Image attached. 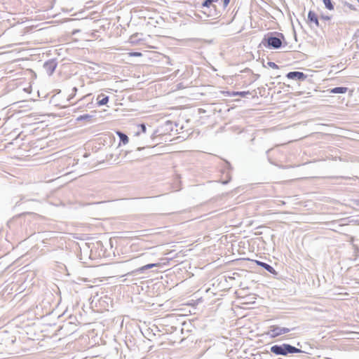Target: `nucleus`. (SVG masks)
Masks as SVG:
<instances>
[{
    "label": "nucleus",
    "instance_id": "5",
    "mask_svg": "<svg viewBox=\"0 0 359 359\" xmlns=\"http://www.w3.org/2000/svg\"><path fill=\"white\" fill-rule=\"evenodd\" d=\"M286 77L289 79L302 81L307 78V75L302 72H290L286 74Z\"/></svg>",
    "mask_w": 359,
    "mask_h": 359
},
{
    "label": "nucleus",
    "instance_id": "16",
    "mask_svg": "<svg viewBox=\"0 0 359 359\" xmlns=\"http://www.w3.org/2000/svg\"><path fill=\"white\" fill-rule=\"evenodd\" d=\"M91 118H92V116H90L89 114H83V115H81V116H79V117H77L76 120L78 121H84V120H88V121Z\"/></svg>",
    "mask_w": 359,
    "mask_h": 359
},
{
    "label": "nucleus",
    "instance_id": "21",
    "mask_svg": "<svg viewBox=\"0 0 359 359\" xmlns=\"http://www.w3.org/2000/svg\"><path fill=\"white\" fill-rule=\"evenodd\" d=\"M230 0H223L224 7L226 8L229 4Z\"/></svg>",
    "mask_w": 359,
    "mask_h": 359
},
{
    "label": "nucleus",
    "instance_id": "20",
    "mask_svg": "<svg viewBox=\"0 0 359 359\" xmlns=\"http://www.w3.org/2000/svg\"><path fill=\"white\" fill-rule=\"evenodd\" d=\"M139 127L141 128V131H142V133H145V132H146V130H147V128H146L145 124L142 123V124H140V125L139 126Z\"/></svg>",
    "mask_w": 359,
    "mask_h": 359
},
{
    "label": "nucleus",
    "instance_id": "2",
    "mask_svg": "<svg viewBox=\"0 0 359 359\" xmlns=\"http://www.w3.org/2000/svg\"><path fill=\"white\" fill-rule=\"evenodd\" d=\"M271 352L277 355H287L292 353H304L301 349L289 344H276L271 347Z\"/></svg>",
    "mask_w": 359,
    "mask_h": 359
},
{
    "label": "nucleus",
    "instance_id": "13",
    "mask_svg": "<svg viewBox=\"0 0 359 359\" xmlns=\"http://www.w3.org/2000/svg\"><path fill=\"white\" fill-rule=\"evenodd\" d=\"M219 0H205L201 7H210L211 6H215L214 3L218 2Z\"/></svg>",
    "mask_w": 359,
    "mask_h": 359
},
{
    "label": "nucleus",
    "instance_id": "7",
    "mask_svg": "<svg viewBox=\"0 0 359 359\" xmlns=\"http://www.w3.org/2000/svg\"><path fill=\"white\" fill-rule=\"evenodd\" d=\"M160 266L159 263L148 264H146L143 266H141V267L131 272V273L132 274H137V273H144L146 270H148V269H150L155 266Z\"/></svg>",
    "mask_w": 359,
    "mask_h": 359
},
{
    "label": "nucleus",
    "instance_id": "18",
    "mask_svg": "<svg viewBox=\"0 0 359 359\" xmlns=\"http://www.w3.org/2000/svg\"><path fill=\"white\" fill-rule=\"evenodd\" d=\"M137 34H135V35L131 36L130 38V42L131 43H137Z\"/></svg>",
    "mask_w": 359,
    "mask_h": 359
},
{
    "label": "nucleus",
    "instance_id": "19",
    "mask_svg": "<svg viewBox=\"0 0 359 359\" xmlns=\"http://www.w3.org/2000/svg\"><path fill=\"white\" fill-rule=\"evenodd\" d=\"M268 66L273 68V69H278V66L273 62H268L267 63Z\"/></svg>",
    "mask_w": 359,
    "mask_h": 359
},
{
    "label": "nucleus",
    "instance_id": "12",
    "mask_svg": "<svg viewBox=\"0 0 359 359\" xmlns=\"http://www.w3.org/2000/svg\"><path fill=\"white\" fill-rule=\"evenodd\" d=\"M116 133L120 138V141L123 142V144H126L128 142V137L125 133L121 131H118Z\"/></svg>",
    "mask_w": 359,
    "mask_h": 359
},
{
    "label": "nucleus",
    "instance_id": "1",
    "mask_svg": "<svg viewBox=\"0 0 359 359\" xmlns=\"http://www.w3.org/2000/svg\"><path fill=\"white\" fill-rule=\"evenodd\" d=\"M284 35L281 33H268L262 41V43L266 48L270 49H278L282 46Z\"/></svg>",
    "mask_w": 359,
    "mask_h": 359
},
{
    "label": "nucleus",
    "instance_id": "22",
    "mask_svg": "<svg viewBox=\"0 0 359 359\" xmlns=\"http://www.w3.org/2000/svg\"><path fill=\"white\" fill-rule=\"evenodd\" d=\"M130 55H132V56H140V55H141V53H137V52H134V53H130Z\"/></svg>",
    "mask_w": 359,
    "mask_h": 359
},
{
    "label": "nucleus",
    "instance_id": "4",
    "mask_svg": "<svg viewBox=\"0 0 359 359\" xmlns=\"http://www.w3.org/2000/svg\"><path fill=\"white\" fill-rule=\"evenodd\" d=\"M201 8H204V10L201 11V12L208 18L217 19L220 16V12L217 11L216 6Z\"/></svg>",
    "mask_w": 359,
    "mask_h": 359
},
{
    "label": "nucleus",
    "instance_id": "11",
    "mask_svg": "<svg viewBox=\"0 0 359 359\" xmlns=\"http://www.w3.org/2000/svg\"><path fill=\"white\" fill-rule=\"evenodd\" d=\"M109 102V97L105 96L102 94L98 95L97 97V104L99 106H102L106 104Z\"/></svg>",
    "mask_w": 359,
    "mask_h": 359
},
{
    "label": "nucleus",
    "instance_id": "25",
    "mask_svg": "<svg viewBox=\"0 0 359 359\" xmlns=\"http://www.w3.org/2000/svg\"><path fill=\"white\" fill-rule=\"evenodd\" d=\"M227 182H228L227 181H226V182H223V184H226Z\"/></svg>",
    "mask_w": 359,
    "mask_h": 359
},
{
    "label": "nucleus",
    "instance_id": "14",
    "mask_svg": "<svg viewBox=\"0 0 359 359\" xmlns=\"http://www.w3.org/2000/svg\"><path fill=\"white\" fill-rule=\"evenodd\" d=\"M323 1L326 8H327L328 10L334 9V6L332 4V0H323Z\"/></svg>",
    "mask_w": 359,
    "mask_h": 359
},
{
    "label": "nucleus",
    "instance_id": "3",
    "mask_svg": "<svg viewBox=\"0 0 359 359\" xmlns=\"http://www.w3.org/2000/svg\"><path fill=\"white\" fill-rule=\"evenodd\" d=\"M292 330H294V328L290 329L287 327H281L276 325H272L269 327V330L267 334L270 335L271 338H275L283 334L287 333Z\"/></svg>",
    "mask_w": 359,
    "mask_h": 359
},
{
    "label": "nucleus",
    "instance_id": "24",
    "mask_svg": "<svg viewBox=\"0 0 359 359\" xmlns=\"http://www.w3.org/2000/svg\"><path fill=\"white\" fill-rule=\"evenodd\" d=\"M325 20H330V18L328 16L323 17Z\"/></svg>",
    "mask_w": 359,
    "mask_h": 359
},
{
    "label": "nucleus",
    "instance_id": "9",
    "mask_svg": "<svg viewBox=\"0 0 359 359\" xmlns=\"http://www.w3.org/2000/svg\"><path fill=\"white\" fill-rule=\"evenodd\" d=\"M308 22L311 26V24L313 23L316 27L319 26V22L317 15L312 11H310L308 13Z\"/></svg>",
    "mask_w": 359,
    "mask_h": 359
},
{
    "label": "nucleus",
    "instance_id": "26",
    "mask_svg": "<svg viewBox=\"0 0 359 359\" xmlns=\"http://www.w3.org/2000/svg\"><path fill=\"white\" fill-rule=\"evenodd\" d=\"M358 2H359V0H358Z\"/></svg>",
    "mask_w": 359,
    "mask_h": 359
},
{
    "label": "nucleus",
    "instance_id": "6",
    "mask_svg": "<svg viewBox=\"0 0 359 359\" xmlns=\"http://www.w3.org/2000/svg\"><path fill=\"white\" fill-rule=\"evenodd\" d=\"M56 67L57 63L53 60H48L43 64V69L49 76L54 72Z\"/></svg>",
    "mask_w": 359,
    "mask_h": 359
},
{
    "label": "nucleus",
    "instance_id": "8",
    "mask_svg": "<svg viewBox=\"0 0 359 359\" xmlns=\"http://www.w3.org/2000/svg\"><path fill=\"white\" fill-rule=\"evenodd\" d=\"M255 263L257 264V266H259L264 268L268 272H269L273 275L277 274L276 271L269 264L259 261V260H255Z\"/></svg>",
    "mask_w": 359,
    "mask_h": 359
},
{
    "label": "nucleus",
    "instance_id": "23",
    "mask_svg": "<svg viewBox=\"0 0 359 359\" xmlns=\"http://www.w3.org/2000/svg\"><path fill=\"white\" fill-rule=\"evenodd\" d=\"M76 91H77V88H76V87H74V88H72V92H73V93H72V97L75 95V93H76Z\"/></svg>",
    "mask_w": 359,
    "mask_h": 359
},
{
    "label": "nucleus",
    "instance_id": "15",
    "mask_svg": "<svg viewBox=\"0 0 359 359\" xmlns=\"http://www.w3.org/2000/svg\"><path fill=\"white\" fill-rule=\"evenodd\" d=\"M93 100V98L91 97V95H86V96H84L83 98H81V99L79 101V102L80 103V105H79V106L81 107V104H84V102H85V101H88V102H89V101H90V100Z\"/></svg>",
    "mask_w": 359,
    "mask_h": 359
},
{
    "label": "nucleus",
    "instance_id": "10",
    "mask_svg": "<svg viewBox=\"0 0 359 359\" xmlns=\"http://www.w3.org/2000/svg\"><path fill=\"white\" fill-rule=\"evenodd\" d=\"M348 90L346 87H335L330 89V93L334 94H344Z\"/></svg>",
    "mask_w": 359,
    "mask_h": 359
},
{
    "label": "nucleus",
    "instance_id": "17",
    "mask_svg": "<svg viewBox=\"0 0 359 359\" xmlns=\"http://www.w3.org/2000/svg\"><path fill=\"white\" fill-rule=\"evenodd\" d=\"M249 91H240V92H236L233 93L235 95H240L241 97H245L246 95H249Z\"/></svg>",
    "mask_w": 359,
    "mask_h": 359
}]
</instances>
